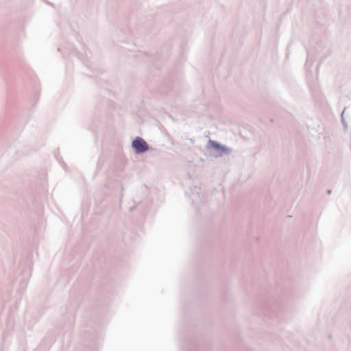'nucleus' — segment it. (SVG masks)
<instances>
[{"label":"nucleus","mask_w":351,"mask_h":351,"mask_svg":"<svg viewBox=\"0 0 351 351\" xmlns=\"http://www.w3.org/2000/svg\"><path fill=\"white\" fill-rule=\"evenodd\" d=\"M132 147L136 152H144L148 149L147 143L141 138H137L133 141Z\"/></svg>","instance_id":"f257e3e1"},{"label":"nucleus","mask_w":351,"mask_h":351,"mask_svg":"<svg viewBox=\"0 0 351 351\" xmlns=\"http://www.w3.org/2000/svg\"><path fill=\"white\" fill-rule=\"evenodd\" d=\"M212 145L215 147H219V145L216 142H212Z\"/></svg>","instance_id":"f03ea898"}]
</instances>
